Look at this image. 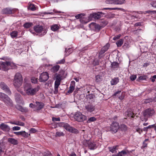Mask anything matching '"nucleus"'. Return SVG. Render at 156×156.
I'll return each mask as SVG.
<instances>
[{
	"label": "nucleus",
	"instance_id": "1",
	"mask_svg": "<svg viewBox=\"0 0 156 156\" xmlns=\"http://www.w3.org/2000/svg\"><path fill=\"white\" fill-rule=\"evenodd\" d=\"M39 88V86L33 87L30 83H24L23 87L17 89V90L23 95L33 96L36 94Z\"/></svg>",
	"mask_w": 156,
	"mask_h": 156
},
{
	"label": "nucleus",
	"instance_id": "2",
	"mask_svg": "<svg viewBox=\"0 0 156 156\" xmlns=\"http://www.w3.org/2000/svg\"><path fill=\"white\" fill-rule=\"evenodd\" d=\"M23 80V77L21 73H16L14 76L13 84L17 89L20 88L19 87L21 86Z\"/></svg>",
	"mask_w": 156,
	"mask_h": 156
},
{
	"label": "nucleus",
	"instance_id": "3",
	"mask_svg": "<svg viewBox=\"0 0 156 156\" xmlns=\"http://www.w3.org/2000/svg\"><path fill=\"white\" fill-rule=\"evenodd\" d=\"M15 66L13 63L9 62H0V69L4 71H6L10 69H13Z\"/></svg>",
	"mask_w": 156,
	"mask_h": 156
},
{
	"label": "nucleus",
	"instance_id": "4",
	"mask_svg": "<svg viewBox=\"0 0 156 156\" xmlns=\"http://www.w3.org/2000/svg\"><path fill=\"white\" fill-rule=\"evenodd\" d=\"M0 99L8 105L12 106V100L7 95L4 93L0 92Z\"/></svg>",
	"mask_w": 156,
	"mask_h": 156
},
{
	"label": "nucleus",
	"instance_id": "5",
	"mask_svg": "<svg viewBox=\"0 0 156 156\" xmlns=\"http://www.w3.org/2000/svg\"><path fill=\"white\" fill-rule=\"evenodd\" d=\"M73 116L75 120L78 122H83L87 119L86 116L80 112H75Z\"/></svg>",
	"mask_w": 156,
	"mask_h": 156
},
{
	"label": "nucleus",
	"instance_id": "6",
	"mask_svg": "<svg viewBox=\"0 0 156 156\" xmlns=\"http://www.w3.org/2000/svg\"><path fill=\"white\" fill-rule=\"evenodd\" d=\"M83 144L87 147L90 150H93L97 147L96 144L94 142H91L90 140H85L83 142Z\"/></svg>",
	"mask_w": 156,
	"mask_h": 156
},
{
	"label": "nucleus",
	"instance_id": "7",
	"mask_svg": "<svg viewBox=\"0 0 156 156\" xmlns=\"http://www.w3.org/2000/svg\"><path fill=\"white\" fill-rule=\"evenodd\" d=\"M61 126L63 127L66 130L73 133H77L78 130L70 126L68 124L62 122L61 123Z\"/></svg>",
	"mask_w": 156,
	"mask_h": 156
},
{
	"label": "nucleus",
	"instance_id": "8",
	"mask_svg": "<svg viewBox=\"0 0 156 156\" xmlns=\"http://www.w3.org/2000/svg\"><path fill=\"white\" fill-rule=\"evenodd\" d=\"M34 29L35 31L38 33H41V34L44 35L47 32L46 30L44 29L43 27L41 25H37L34 27Z\"/></svg>",
	"mask_w": 156,
	"mask_h": 156
},
{
	"label": "nucleus",
	"instance_id": "9",
	"mask_svg": "<svg viewBox=\"0 0 156 156\" xmlns=\"http://www.w3.org/2000/svg\"><path fill=\"white\" fill-rule=\"evenodd\" d=\"M120 128L119 123L117 122H113L111 125V131L113 133H115Z\"/></svg>",
	"mask_w": 156,
	"mask_h": 156
},
{
	"label": "nucleus",
	"instance_id": "10",
	"mask_svg": "<svg viewBox=\"0 0 156 156\" xmlns=\"http://www.w3.org/2000/svg\"><path fill=\"white\" fill-rule=\"evenodd\" d=\"M49 78L48 74L46 72H44L41 74L40 76L39 80L40 82H44Z\"/></svg>",
	"mask_w": 156,
	"mask_h": 156
},
{
	"label": "nucleus",
	"instance_id": "11",
	"mask_svg": "<svg viewBox=\"0 0 156 156\" xmlns=\"http://www.w3.org/2000/svg\"><path fill=\"white\" fill-rule=\"evenodd\" d=\"M0 87L2 89L5 90V92L9 95H11V91L6 84L4 82H2L0 83Z\"/></svg>",
	"mask_w": 156,
	"mask_h": 156
},
{
	"label": "nucleus",
	"instance_id": "12",
	"mask_svg": "<svg viewBox=\"0 0 156 156\" xmlns=\"http://www.w3.org/2000/svg\"><path fill=\"white\" fill-rule=\"evenodd\" d=\"M15 99L17 103L21 104L22 105L24 104V101L22 97L20 95L17 93H16L15 94Z\"/></svg>",
	"mask_w": 156,
	"mask_h": 156
},
{
	"label": "nucleus",
	"instance_id": "13",
	"mask_svg": "<svg viewBox=\"0 0 156 156\" xmlns=\"http://www.w3.org/2000/svg\"><path fill=\"white\" fill-rule=\"evenodd\" d=\"M154 113V111L153 109L149 108L144 111L143 113V115L145 116H151Z\"/></svg>",
	"mask_w": 156,
	"mask_h": 156
},
{
	"label": "nucleus",
	"instance_id": "14",
	"mask_svg": "<svg viewBox=\"0 0 156 156\" xmlns=\"http://www.w3.org/2000/svg\"><path fill=\"white\" fill-rule=\"evenodd\" d=\"M75 86V82L74 81H72L71 82L69 90L68 91V93L69 94L71 93L74 90Z\"/></svg>",
	"mask_w": 156,
	"mask_h": 156
},
{
	"label": "nucleus",
	"instance_id": "15",
	"mask_svg": "<svg viewBox=\"0 0 156 156\" xmlns=\"http://www.w3.org/2000/svg\"><path fill=\"white\" fill-rule=\"evenodd\" d=\"M0 128L2 130L5 131H9L10 130L9 127L4 123H2L1 124Z\"/></svg>",
	"mask_w": 156,
	"mask_h": 156
},
{
	"label": "nucleus",
	"instance_id": "16",
	"mask_svg": "<svg viewBox=\"0 0 156 156\" xmlns=\"http://www.w3.org/2000/svg\"><path fill=\"white\" fill-rule=\"evenodd\" d=\"M14 10L10 8H6L2 10V12L5 14H10L14 12Z\"/></svg>",
	"mask_w": 156,
	"mask_h": 156
},
{
	"label": "nucleus",
	"instance_id": "17",
	"mask_svg": "<svg viewBox=\"0 0 156 156\" xmlns=\"http://www.w3.org/2000/svg\"><path fill=\"white\" fill-rule=\"evenodd\" d=\"M36 105L35 106V109L37 110H39L43 108L44 104L41 102H36Z\"/></svg>",
	"mask_w": 156,
	"mask_h": 156
},
{
	"label": "nucleus",
	"instance_id": "18",
	"mask_svg": "<svg viewBox=\"0 0 156 156\" xmlns=\"http://www.w3.org/2000/svg\"><path fill=\"white\" fill-rule=\"evenodd\" d=\"M85 108L87 111L89 112H92L94 111V107L91 105H88L85 106Z\"/></svg>",
	"mask_w": 156,
	"mask_h": 156
},
{
	"label": "nucleus",
	"instance_id": "19",
	"mask_svg": "<svg viewBox=\"0 0 156 156\" xmlns=\"http://www.w3.org/2000/svg\"><path fill=\"white\" fill-rule=\"evenodd\" d=\"M15 107L16 108L23 112H27L28 110L26 108H24L19 105H16Z\"/></svg>",
	"mask_w": 156,
	"mask_h": 156
},
{
	"label": "nucleus",
	"instance_id": "20",
	"mask_svg": "<svg viewBox=\"0 0 156 156\" xmlns=\"http://www.w3.org/2000/svg\"><path fill=\"white\" fill-rule=\"evenodd\" d=\"M8 141L9 143L13 145H17L18 143V140H17L13 138H9L8 139Z\"/></svg>",
	"mask_w": 156,
	"mask_h": 156
},
{
	"label": "nucleus",
	"instance_id": "21",
	"mask_svg": "<svg viewBox=\"0 0 156 156\" xmlns=\"http://www.w3.org/2000/svg\"><path fill=\"white\" fill-rule=\"evenodd\" d=\"M101 12H98L97 13H94L92 14V16L95 19H98L101 18V15L102 14Z\"/></svg>",
	"mask_w": 156,
	"mask_h": 156
},
{
	"label": "nucleus",
	"instance_id": "22",
	"mask_svg": "<svg viewBox=\"0 0 156 156\" xmlns=\"http://www.w3.org/2000/svg\"><path fill=\"white\" fill-rule=\"evenodd\" d=\"M129 153V151H128L122 150L119 152L117 155L112 156H124Z\"/></svg>",
	"mask_w": 156,
	"mask_h": 156
},
{
	"label": "nucleus",
	"instance_id": "23",
	"mask_svg": "<svg viewBox=\"0 0 156 156\" xmlns=\"http://www.w3.org/2000/svg\"><path fill=\"white\" fill-rule=\"evenodd\" d=\"M119 80L118 77L113 79L110 81L111 84L112 85H116L119 82Z\"/></svg>",
	"mask_w": 156,
	"mask_h": 156
},
{
	"label": "nucleus",
	"instance_id": "24",
	"mask_svg": "<svg viewBox=\"0 0 156 156\" xmlns=\"http://www.w3.org/2000/svg\"><path fill=\"white\" fill-rule=\"evenodd\" d=\"M125 114L126 115H127L128 116L132 118H133L134 116H135L130 109H128Z\"/></svg>",
	"mask_w": 156,
	"mask_h": 156
},
{
	"label": "nucleus",
	"instance_id": "25",
	"mask_svg": "<svg viewBox=\"0 0 156 156\" xmlns=\"http://www.w3.org/2000/svg\"><path fill=\"white\" fill-rule=\"evenodd\" d=\"M90 25L93 26L96 30H100L101 29V27L99 25L96 24L94 23H92Z\"/></svg>",
	"mask_w": 156,
	"mask_h": 156
},
{
	"label": "nucleus",
	"instance_id": "26",
	"mask_svg": "<svg viewBox=\"0 0 156 156\" xmlns=\"http://www.w3.org/2000/svg\"><path fill=\"white\" fill-rule=\"evenodd\" d=\"M60 84V82L55 81V91L58 92V88Z\"/></svg>",
	"mask_w": 156,
	"mask_h": 156
},
{
	"label": "nucleus",
	"instance_id": "27",
	"mask_svg": "<svg viewBox=\"0 0 156 156\" xmlns=\"http://www.w3.org/2000/svg\"><path fill=\"white\" fill-rule=\"evenodd\" d=\"M59 28V27L57 24H54L51 26V30L54 31L57 30Z\"/></svg>",
	"mask_w": 156,
	"mask_h": 156
},
{
	"label": "nucleus",
	"instance_id": "28",
	"mask_svg": "<svg viewBox=\"0 0 156 156\" xmlns=\"http://www.w3.org/2000/svg\"><path fill=\"white\" fill-rule=\"evenodd\" d=\"M118 146H114L112 147L109 148V151L112 153H114L116 152V150L117 149Z\"/></svg>",
	"mask_w": 156,
	"mask_h": 156
},
{
	"label": "nucleus",
	"instance_id": "29",
	"mask_svg": "<svg viewBox=\"0 0 156 156\" xmlns=\"http://www.w3.org/2000/svg\"><path fill=\"white\" fill-rule=\"evenodd\" d=\"M29 6L28 8L29 9H30L33 11L36 10V8L34 5L30 3H29Z\"/></svg>",
	"mask_w": 156,
	"mask_h": 156
},
{
	"label": "nucleus",
	"instance_id": "30",
	"mask_svg": "<svg viewBox=\"0 0 156 156\" xmlns=\"http://www.w3.org/2000/svg\"><path fill=\"white\" fill-rule=\"evenodd\" d=\"M125 3V0H116L115 5H122Z\"/></svg>",
	"mask_w": 156,
	"mask_h": 156
},
{
	"label": "nucleus",
	"instance_id": "31",
	"mask_svg": "<svg viewBox=\"0 0 156 156\" xmlns=\"http://www.w3.org/2000/svg\"><path fill=\"white\" fill-rule=\"evenodd\" d=\"M10 35L12 38H14L17 37L18 35V32L16 31H14L11 33Z\"/></svg>",
	"mask_w": 156,
	"mask_h": 156
},
{
	"label": "nucleus",
	"instance_id": "32",
	"mask_svg": "<svg viewBox=\"0 0 156 156\" xmlns=\"http://www.w3.org/2000/svg\"><path fill=\"white\" fill-rule=\"evenodd\" d=\"M72 52V49L69 48L68 50L66 49L65 50V56H67L69 55Z\"/></svg>",
	"mask_w": 156,
	"mask_h": 156
},
{
	"label": "nucleus",
	"instance_id": "33",
	"mask_svg": "<svg viewBox=\"0 0 156 156\" xmlns=\"http://www.w3.org/2000/svg\"><path fill=\"white\" fill-rule=\"evenodd\" d=\"M155 101V99L154 98H149L147 99H146L144 100V102L145 103H150L154 102Z\"/></svg>",
	"mask_w": 156,
	"mask_h": 156
},
{
	"label": "nucleus",
	"instance_id": "34",
	"mask_svg": "<svg viewBox=\"0 0 156 156\" xmlns=\"http://www.w3.org/2000/svg\"><path fill=\"white\" fill-rule=\"evenodd\" d=\"M59 66L58 65H56L53 67L52 69V70L54 73L57 72L59 69Z\"/></svg>",
	"mask_w": 156,
	"mask_h": 156
},
{
	"label": "nucleus",
	"instance_id": "35",
	"mask_svg": "<svg viewBox=\"0 0 156 156\" xmlns=\"http://www.w3.org/2000/svg\"><path fill=\"white\" fill-rule=\"evenodd\" d=\"M123 41L122 39H121L119 40L116 42V44L118 47L121 46L123 44Z\"/></svg>",
	"mask_w": 156,
	"mask_h": 156
},
{
	"label": "nucleus",
	"instance_id": "36",
	"mask_svg": "<svg viewBox=\"0 0 156 156\" xmlns=\"http://www.w3.org/2000/svg\"><path fill=\"white\" fill-rule=\"evenodd\" d=\"M116 0H106L105 2L108 4L115 5Z\"/></svg>",
	"mask_w": 156,
	"mask_h": 156
},
{
	"label": "nucleus",
	"instance_id": "37",
	"mask_svg": "<svg viewBox=\"0 0 156 156\" xmlns=\"http://www.w3.org/2000/svg\"><path fill=\"white\" fill-rule=\"evenodd\" d=\"M31 82L33 83H36L38 82L37 78L34 77H32L31 79Z\"/></svg>",
	"mask_w": 156,
	"mask_h": 156
},
{
	"label": "nucleus",
	"instance_id": "38",
	"mask_svg": "<svg viewBox=\"0 0 156 156\" xmlns=\"http://www.w3.org/2000/svg\"><path fill=\"white\" fill-rule=\"evenodd\" d=\"M96 81L97 82H99L102 80V76L99 75H98L95 77Z\"/></svg>",
	"mask_w": 156,
	"mask_h": 156
},
{
	"label": "nucleus",
	"instance_id": "39",
	"mask_svg": "<svg viewBox=\"0 0 156 156\" xmlns=\"http://www.w3.org/2000/svg\"><path fill=\"white\" fill-rule=\"evenodd\" d=\"M120 129L122 131H125L127 130V127L125 125L122 124L120 126Z\"/></svg>",
	"mask_w": 156,
	"mask_h": 156
},
{
	"label": "nucleus",
	"instance_id": "40",
	"mask_svg": "<svg viewBox=\"0 0 156 156\" xmlns=\"http://www.w3.org/2000/svg\"><path fill=\"white\" fill-rule=\"evenodd\" d=\"M64 133L61 131H57L56 133L55 136H56L60 137L64 136Z\"/></svg>",
	"mask_w": 156,
	"mask_h": 156
},
{
	"label": "nucleus",
	"instance_id": "41",
	"mask_svg": "<svg viewBox=\"0 0 156 156\" xmlns=\"http://www.w3.org/2000/svg\"><path fill=\"white\" fill-rule=\"evenodd\" d=\"M111 66L113 68H116L119 67V64L117 62H114L112 63Z\"/></svg>",
	"mask_w": 156,
	"mask_h": 156
},
{
	"label": "nucleus",
	"instance_id": "42",
	"mask_svg": "<svg viewBox=\"0 0 156 156\" xmlns=\"http://www.w3.org/2000/svg\"><path fill=\"white\" fill-rule=\"evenodd\" d=\"M32 25V23H25L23 25V26L26 28H28L31 27Z\"/></svg>",
	"mask_w": 156,
	"mask_h": 156
},
{
	"label": "nucleus",
	"instance_id": "43",
	"mask_svg": "<svg viewBox=\"0 0 156 156\" xmlns=\"http://www.w3.org/2000/svg\"><path fill=\"white\" fill-rule=\"evenodd\" d=\"M28 133H26L25 131H21V135L25 137H28L29 135Z\"/></svg>",
	"mask_w": 156,
	"mask_h": 156
},
{
	"label": "nucleus",
	"instance_id": "44",
	"mask_svg": "<svg viewBox=\"0 0 156 156\" xmlns=\"http://www.w3.org/2000/svg\"><path fill=\"white\" fill-rule=\"evenodd\" d=\"M110 46V44H107L105 46L103 47L102 49H103V50L105 51V52L107 51L109 47Z\"/></svg>",
	"mask_w": 156,
	"mask_h": 156
},
{
	"label": "nucleus",
	"instance_id": "45",
	"mask_svg": "<svg viewBox=\"0 0 156 156\" xmlns=\"http://www.w3.org/2000/svg\"><path fill=\"white\" fill-rule=\"evenodd\" d=\"M147 78V76L146 75L141 76L139 77V79L140 80H146Z\"/></svg>",
	"mask_w": 156,
	"mask_h": 156
},
{
	"label": "nucleus",
	"instance_id": "46",
	"mask_svg": "<svg viewBox=\"0 0 156 156\" xmlns=\"http://www.w3.org/2000/svg\"><path fill=\"white\" fill-rule=\"evenodd\" d=\"M96 120V119L94 117L90 118L87 120V122L88 123L92 122H94Z\"/></svg>",
	"mask_w": 156,
	"mask_h": 156
},
{
	"label": "nucleus",
	"instance_id": "47",
	"mask_svg": "<svg viewBox=\"0 0 156 156\" xmlns=\"http://www.w3.org/2000/svg\"><path fill=\"white\" fill-rule=\"evenodd\" d=\"M56 81L60 82L61 80V76L60 74H58L56 76Z\"/></svg>",
	"mask_w": 156,
	"mask_h": 156
},
{
	"label": "nucleus",
	"instance_id": "48",
	"mask_svg": "<svg viewBox=\"0 0 156 156\" xmlns=\"http://www.w3.org/2000/svg\"><path fill=\"white\" fill-rule=\"evenodd\" d=\"M16 125L23 126L24 125V123L21 122L17 121L16 122Z\"/></svg>",
	"mask_w": 156,
	"mask_h": 156
},
{
	"label": "nucleus",
	"instance_id": "49",
	"mask_svg": "<svg viewBox=\"0 0 156 156\" xmlns=\"http://www.w3.org/2000/svg\"><path fill=\"white\" fill-rule=\"evenodd\" d=\"M151 5L154 8H156V1H152L150 3Z\"/></svg>",
	"mask_w": 156,
	"mask_h": 156
},
{
	"label": "nucleus",
	"instance_id": "50",
	"mask_svg": "<svg viewBox=\"0 0 156 156\" xmlns=\"http://www.w3.org/2000/svg\"><path fill=\"white\" fill-rule=\"evenodd\" d=\"M105 51L104 50H103L102 49H101V51L99 52V58H101V55H102L103 54Z\"/></svg>",
	"mask_w": 156,
	"mask_h": 156
},
{
	"label": "nucleus",
	"instance_id": "51",
	"mask_svg": "<svg viewBox=\"0 0 156 156\" xmlns=\"http://www.w3.org/2000/svg\"><path fill=\"white\" fill-rule=\"evenodd\" d=\"M65 62V60L64 58H63L60 61H58L56 63L58 64H62L64 63Z\"/></svg>",
	"mask_w": 156,
	"mask_h": 156
},
{
	"label": "nucleus",
	"instance_id": "52",
	"mask_svg": "<svg viewBox=\"0 0 156 156\" xmlns=\"http://www.w3.org/2000/svg\"><path fill=\"white\" fill-rule=\"evenodd\" d=\"M20 129V127L18 126H14L12 128L13 131L19 130Z\"/></svg>",
	"mask_w": 156,
	"mask_h": 156
},
{
	"label": "nucleus",
	"instance_id": "53",
	"mask_svg": "<svg viewBox=\"0 0 156 156\" xmlns=\"http://www.w3.org/2000/svg\"><path fill=\"white\" fill-rule=\"evenodd\" d=\"M83 16V15L82 14H79L76 16H75V17L76 19H78L82 18V16Z\"/></svg>",
	"mask_w": 156,
	"mask_h": 156
},
{
	"label": "nucleus",
	"instance_id": "54",
	"mask_svg": "<svg viewBox=\"0 0 156 156\" xmlns=\"http://www.w3.org/2000/svg\"><path fill=\"white\" fill-rule=\"evenodd\" d=\"M104 9H111V10H116V9L120 10V9H121V8H104Z\"/></svg>",
	"mask_w": 156,
	"mask_h": 156
},
{
	"label": "nucleus",
	"instance_id": "55",
	"mask_svg": "<svg viewBox=\"0 0 156 156\" xmlns=\"http://www.w3.org/2000/svg\"><path fill=\"white\" fill-rule=\"evenodd\" d=\"M156 79V75H154L152 77H151L150 78V79L151 80V81L152 82H154L155 81V80Z\"/></svg>",
	"mask_w": 156,
	"mask_h": 156
},
{
	"label": "nucleus",
	"instance_id": "56",
	"mask_svg": "<svg viewBox=\"0 0 156 156\" xmlns=\"http://www.w3.org/2000/svg\"><path fill=\"white\" fill-rule=\"evenodd\" d=\"M136 78V76L135 75H132L130 76V79L132 80H134Z\"/></svg>",
	"mask_w": 156,
	"mask_h": 156
},
{
	"label": "nucleus",
	"instance_id": "57",
	"mask_svg": "<svg viewBox=\"0 0 156 156\" xmlns=\"http://www.w3.org/2000/svg\"><path fill=\"white\" fill-rule=\"evenodd\" d=\"M136 131L137 132L139 133L140 134L142 133L143 130L142 129L140 128H138L136 129Z\"/></svg>",
	"mask_w": 156,
	"mask_h": 156
},
{
	"label": "nucleus",
	"instance_id": "58",
	"mask_svg": "<svg viewBox=\"0 0 156 156\" xmlns=\"http://www.w3.org/2000/svg\"><path fill=\"white\" fill-rule=\"evenodd\" d=\"M52 120L53 121H60V119L59 118H52Z\"/></svg>",
	"mask_w": 156,
	"mask_h": 156
},
{
	"label": "nucleus",
	"instance_id": "59",
	"mask_svg": "<svg viewBox=\"0 0 156 156\" xmlns=\"http://www.w3.org/2000/svg\"><path fill=\"white\" fill-rule=\"evenodd\" d=\"M120 37V35H118L117 36H116L114 37L113 38V39L114 40H116L118 39Z\"/></svg>",
	"mask_w": 156,
	"mask_h": 156
},
{
	"label": "nucleus",
	"instance_id": "60",
	"mask_svg": "<svg viewBox=\"0 0 156 156\" xmlns=\"http://www.w3.org/2000/svg\"><path fill=\"white\" fill-rule=\"evenodd\" d=\"M36 131V129L34 128H31L30 130V132L31 133H34Z\"/></svg>",
	"mask_w": 156,
	"mask_h": 156
},
{
	"label": "nucleus",
	"instance_id": "61",
	"mask_svg": "<svg viewBox=\"0 0 156 156\" xmlns=\"http://www.w3.org/2000/svg\"><path fill=\"white\" fill-rule=\"evenodd\" d=\"M43 14L44 15L46 14H53V12H43Z\"/></svg>",
	"mask_w": 156,
	"mask_h": 156
},
{
	"label": "nucleus",
	"instance_id": "62",
	"mask_svg": "<svg viewBox=\"0 0 156 156\" xmlns=\"http://www.w3.org/2000/svg\"><path fill=\"white\" fill-rule=\"evenodd\" d=\"M14 133L17 135H20L21 134V131L15 132H14Z\"/></svg>",
	"mask_w": 156,
	"mask_h": 156
},
{
	"label": "nucleus",
	"instance_id": "63",
	"mask_svg": "<svg viewBox=\"0 0 156 156\" xmlns=\"http://www.w3.org/2000/svg\"><path fill=\"white\" fill-rule=\"evenodd\" d=\"M36 105H34L32 103H30L29 105V107L30 108H35Z\"/></svg>",
	"mask_w": 156,
	"mask_h": 156
},
{
	"label": "nucleus",
	"instance_id": "64",
	"mask_svg": "<svg viewBox=\"0 0 156 156\" xmlns=\"http://www.w3.org/2000/svg\"><path fill=\"white\" fill-rule=\"evenodd\" d=\"M138 12H134L133 13V16H134L135 17H137L138 16Z\"/></svg>",
	"mask_w": 156,
	"mask_h": 156
}]
</instances>
